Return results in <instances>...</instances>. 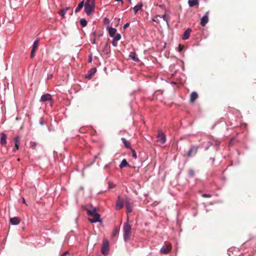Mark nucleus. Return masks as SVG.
I'll return each mask as SVG.
<instances>
[{"label": "nucleus", "instance_id": "4be33fe9", "mask_svg": "<svg viewBox=\"0 0 256 256\" xmlns=\"http://www.w3.org/2000/svg\"><path fill=\"white\" fill-rule=\"evenodd\" d=\"M198 0H188V4L190 6L192 7L198 4Z\"/></svg>", "mask_w": 256, "mask_h": 256}, {"label": "nucleus", "instance_id": "2eb2a0df", "mask_svg": "<svg viewBox=\"0 0 256 256\" xmlns=\"http://www.w3.org/2000/svg\"><path fill=\"white\" fill-rule=\"evenodd\" d=\"M107 28L110 36L112 38L114 37L116 32V29L112 27H108Z\"/></svg>", "mask_w": 256, "mask_h": 256}, {"label": "nucleus", "instance_id": "473e14b6", "mask_svg": "<svg viewBox=\"0 0 256 256\" xmlns=\"http://www.w3.org/2000/svg\"><path fill=\"white\" fill-rule=\"evenodd\" d=\"M130 150H132V157H133L134 158L136 159V158H137L136 152V151H135L134 149H132H132H130Z\"/></svg>", "mask_w": 256, "mask_h": 256}, {"label": "nucleus", "instance_id": "c9c22d12", "mask_svg": "<svg viewBox=\"0 0 256 256\" xmlns=\"http://www.w3.org/2000/svg\"><path fill=\"white\" fill-rule=\"evenodd\" d=\"M212 142H208V145H206V146H205V148H204L205 150H207L210 147V146H212Z\"/></svg>", "mask_w": 256, "mask_h": 256}, {"label": "nucleus", "instance_id": "de8ad7c7", "mask_svg": "<svg viewBox=\"0 0 256 256\" xmlns=\"http://www.w3.org/2000/svg\"><path fill=\"white\" fill-rule=\"evenodd\" d=\"M159 6L160 8H165V6H164V4H160V5H159Z\"/></svg>", "mask_w": 256, "mask_h": 256}, {"label": "nucleus", "instance_id": "1a4fd4ad", "mask_svg": "<svg viewBox=\"0 0 256 256\" xmlns=\"http://www.w3.org/2000/svg\"><path fill=\"white\" fill-rule=\"evenodd\" d=\"M124 206V202L120 198V196H118L116 204V210H120Z\"/></svg>", "mask_w": 256, "mask_h": 256}, {"label": "nucleus", "instance_id": "c85d7f7f", "mask_svg": "<svg viewBox=\"0 0 256 256\" xmlns=\"http://www.w3.org/2000/svg\"><path fill=\"white\" fill-rule=\"evenodd\" d=\"M38 41L35 40L33 43L32 50H36L38 48Z\"/></svg>", "mask_w": 256, "mask_h": 256}, {"label": "nucleus", "instance_id": "c756f323", "mask_svg": "<svg viewBox=\"0 0 256 256\" xmlns=\"http://www.w3.org/2000/svg\"><path fill=\"white\" fill-rule=\"evenodd\" d=\"M30 144V147H31V148L32 150H36V146H37L36 142H31Z\"/></svg>", "mask_w": 256, "mask_h": 256}, {"label": "nucleus", "instance_id": "6ab92c4d", "mask_svg": "<svg viewBox=\"0 0 256 256\" xmlns=\"http://www.w3.org/2000/svg\"><path fill=\"white\" fill-rule=\"evenodd\" d=\"M121 140L123 144H124V145L126 148L130 149V150L132 149V148L130 146V144L128 142L125 138H121Z\"/></svg>", "mask_w": 256, "mask_h": 256}, {"label": "nucleus", "instance_id": "a19ab883", "mask_svg": "<svg viewBox=\"0 0 256 256\" xmlns=\"http://www.w3.org/2000/svg\"><path fill=\"white\" fill-rule=\"evenodd\" d=\"M234 138H231L230 140V142L228 144V146H232V142L234 140Z\"/></svg>", "mask_w": 256, "mask_h": 256}, {"label": "nucleus", "instance_id": "b1692460", "mask_svg": "<svg viewBox=\"0 0 256 256\" xmlns=\"http://www.w3.org/2000/svg\"><path fill=\"white\" fill-rule=\"evenodd\" d=\"M14 146H20V138L18 136L14 138Z\"/></svg>", "mask_w": 256, "mask_h": 256}, {"label": "nucleus", "instance_id": "412c9836", "mask_svg": "<svg viewBox=\"0 0 256 256\" xmlns=\"http://www.w3.org/2000/svg\"><path fill=\"white\" fill-rule=\"evenodd\" d=\"M84 6V0H82L79 3L78 6L75 9L74 12L76 13L79 12L82 10V8H83Z\"/></svg>", "mask_w": 256, "mask_h": 256}, {"label": "nucleus", "instance_id": "0eeeda50", "mask_svg": "<svg viewBox=\"0 0 256 256\" xmlns=\"http://www.w3.org/2000/svg\"><path fill=\"white\" fill-rule=\"evenodd\" d=\"M172 246L171 244H164L160 250V252L162 254H168L172 250Z\"/></svg>", "mask_w": 256, "mask_h": 256}, {"label": "nucleus", "instance_id": "13d9d810", "mask_svg": "<svg viewBox=\"0 0 256 256\" xmlns=\"http://www.w3.org/2000/svg\"><path fill=\"white\" fill-rule=\"evenodd\" d=\"M179 48H180V46H179ZM181 50V48H180V50Z\"/></svg>", "mask_w": 256, "mask_h": 256}, {"label": "nucleus", "instance_id": "f257e3e1", "mask_svg": "<svg viewBox=\"0 0 256 256\" xmlns=\"http://www.w3.org/2000/svg\"><path fill=\"white\" fill-rule=\"evenodd\" d=\"M84 210L86 212L87 215L89 216L88 220L91 223L102 222L100 216L98 212V209L92 204L86 205Z\"/></svg>", "mask_w": 256, "mask_h": 256}, {"label": "nucleus", "instance_id": "393cba45", "mask_svg": "<svg viewBox=\"0 0 256 256\" xmlns=\"http://www.w3.org/2000/svg\"><path fill=\"white\" fill-rule=\"evenodd\" d=\"M113 38V42L112 44L114 46H116V45L114 44V41H118L121 38V35L120 34H116L114 37H112Z\"/></svg>", "mask_w": 256, "mask_h": 256}, {"label": "nucleus", "instance_id": "cd10ccee", "mask_svg": "<svg viewBox=\"0 0 256 256\" xmlns=\"http://www.w3.org/2000/svg\"><path fill=\"white\" fill-rule=\"evenodd\" d=\"M119 232V230L118 228L116 227H115L114 230H113V232H112V235L113 236H116Z\"/></svg>", "mask_w": 256, "mask_h": 256}, {"label": "nucleus", "instance_id": "603ef678", "mask_svg": "<svg viewBox=\"0 0 256 256\" xmlns=\"http://www.w3.org/2000/svg\"><path fill=\"white\" fill-rule=\"evenodd\" d=\"M52 74H50V76H48V79H50V78H52Z\"/></svg>", "mask_w": 256, "mask_h": 256}, {"label": "nucleus", "instance_id": "49530a36", "mask_svg": "<svg viewBox=\"0 0 256 256\" xmlns=\"http://www.w3.org/2000/svg\"><path fill=\"white\" fill-rule=\"evenodd\" d=\"M70 6H68L63 9L66 12L69 9H70Z\"/></svg>", "mask_w": 256, "mask_h": 256}, {"label": "nucleus", "instance_id": "f3484780", "mask_svg": "<svg viewBox=\"0 0 256 256\" xmlns=\"http://www.w3.org/2000/svg\"><path fill=\"white\" fill-rule=\"evenodd\" d=\"M10 221L11 224L13 225H17L20 222V220L18 217H14L10 218Z\"/></svg>", "mask_w": 256, "mask_h": 256}, {"label": "nucleus", "instance_id": "4d7b16f0", "mask_svg": "<svg viewBox=\"0 0 256 256\" xmlns=\"http://www.w3.org/2000/svg\"><path fill=\"white\" fill-rule=\"evenodd\" d=\"M131 0H128V2H130Z\"/></svg>", "mask_w": 256, "mask_h": 256}, {"label": "nucleus", "instance_id": "6e6552de", "mask_svg": "<svg viewBox=\"0 0 256 256\" xmlns=\"http://www.w3.org/2000/svg\"><path fill=\"white\" fill-rule=\"evenodd\" d=\"M198 146H192L188 152V156H190L192 154L195 155L198 152Z\"/></svg>", "mask_w": 256, "mask_h": 256}, {"label": "nucleus", "instance_id": "5701e85b", "mask_svg": "<svg viewBox=\"0 0 256 256\" xmlns=\"http://www.w3.org/2000/svg\"><path fill=\"white\" fill-rule=\"evenodd\" d=\"M142 6V4L140 3L134 6V14H136L138 10H140Z\"/></svg>", "mask_w": 256, "mask_h": 256}, {"label": "nucleus", "instance_id": "9d476101", "mask_svg": "<svg viewBox=\"0 0 256 256\" xmlns=\"http://www.w3.org/2000/svg\"><path fill=\"white\" fill-rule=\"evenodd\" d=\"M208 12H207L205 14L202 18L200 20V24L202 26H204L208 22Z\"/></svg>", "mask_w": 256, "mask_h": 256}, {"label": "nucleus", "instance_id": "4468645a", "mask_svg": "<svg viewBox=\"0 0 256 256\" xmlns=\"http://www.w3.org/2000/svg\"><path fill=\"white\" fill-rule=\"evenodd\" d=\"M129 58L135 62H138L140 61L139 58L137 56L136 52H132L130 53Z\"/></svg>", "mask_w": 256, "mask_h": 256}, {"label": "nucleus", "instance_id": "a878e982", "mask_svg": "<svg viewBox=\"0 0 256 256\" xmlns=\"http://www.w3.org/2000/svg\"><path fill=\"white\" fill-rule=\"evenodd\" d=\"M80 24L82 28L85 27L88 24L87 21L84 18H81L80 20Z\"/></svg>", "mask_w": 256, "mask_h": 256}, {"label": "nucleus", "instance_id": "e433bc0d", "mask_svg": "<svg viewBox=\"0 0 256 256\" xmlns=\"http://www.w3.org/2000/svg\"><path fill=\"white\" fill-rule=\"evenodd\" d=\"M36 51V50H32L31 52H30V58H32L34 57V53H35Z\"/></svg>", "mask_w": 256, "mask_h": 256}, {"label": "nucleus", "instance_id": "72a5a7b5", "mask_svg": "<svg viewBox=\"0 0 256 256\" xmlns=\"http://www.w3.org/2000/svg\"><path fill=\"white\" fill-rule=\"evenodd\" d=\"M164 21H166L168 24V21L166 15L164 14L160 16Z\"/></svg>", "mask_w": 256, "mask_h": 256}, {"label": "nucleus", "instance_id": "4c0bfd02", "mask_svg": "<svg viewBox=\"0 0 256 256\" xmlns=\"http://www.w3.org/2000/svg\"><path fill=\"white\" fill-rule=\"evenodd\" d=\"M203 198H211L212 195L210 194H202Z\"/></svg>", "mask_w": 256, "mask_h": 256}, {"label": "nucleus", "instance_id": "bb28decb", "mask_svg": "<svg viewBox=\"0 0 256 256\" xmlns=\"http://www.w3.org/2000/svg\"><path fill=\"white\" fill-rule=\"evenodd\" d=\"M188 174L189 176L192 178V177L194 176L195 172H194V170H193L192 169H190L188 170Z\"/></svg>", "mask_w": 256, "mask_h": 256}, {"label": "nucleus", "instance_id": "09e8293b", "mask_svg": "<svg viewBox=\"0 0 256 256\" xmlns=\"http://www.w3.org/2000/svg\"><path fill=\"white\" fill-rule=\"evenodd\" d=\"M216 144L218 146L220 144V142L218 141H216Z\"/></svg>", "mask_w": 256, "mask_h": 256}, {"label": "nucleus", "instance_id": "39448f33", "mask_svg": "<svg viewBox=\"0 0 256 256\" xmlns=\"http://www.w3.org/2000/svg\"><path fill=\"white\" fill-rule=\"evenodd\" d=\"M40 101L42 102H45L46 101H48L50 102V106H52L53 104L54 100L52 98V96L50 94H42L40 99Z\"/></svg>", "mask_w": 256, "mask_h": 256}, {"label": "nucleus", "instance_id": "7c9ffc66", "mask_svg": "<svg viewBox=\"0 0 256 256\" xmlns=\"http://www.w3.org/2000/svg\"><path fill=\"white\" fill-rule=\"evenodd\" d=\"M58 13L61 16L64 18L66 13V12L64 9H62L58 12Z\"/></svg>", "mask_w": 256, "mask_h": 256}, {"label": "nucleus", "instance_id": "ea45409f", "mask_svg": "<svg viewBox=\"0 0 256 256\" xmlns=\"http://www.w3.org/2000/svg\"><path fill=\"white\" fill-rule=\"evenodd\" d=\"M20 146H14V148L12 150L14 152H15L16 150L19 149Z\"/></svg>", "mask_w": 256, "mask_h": 256}, {"label": "nucleus", "instance_id": "a211bd4d", "mask_svg": "<svg viewBox=\"0 0 256 256\" xmlns=\"http://www.w3.org/2000/svg\"><path fill=\"white\" fill-rule=\"evenodd\" d=\"M198 98V94L195 92H193L190 94V101L191 102H194Z\"/></svg>", "mask_w": 256, "mask_h": 256}, {"label": "nucleus", "instance_id": "ddd939ff", "mask_svg": "<svg viewBox=\"0 0 256 256\" xmlns=\"http://www.w3.org/2000/svg\"><path fill=\"white\" fill-rule=\"evenodd\" d=\"M192 32V29L190 28H188L184 32L182 39L184 40H186L189 38L190 32Z\"/></svg>", "mask_w": 256, "mask_h": 256}, {"label": "nucleus", "instance_id": "f704fd0d", "mask_svg": "<svg viewBox=\"0 0 256 256\" xmlns=\"http://www.w3.org/2000/svg\"><path fill=\"white\" fill-rule=\"evenodd\" d=\"M115 187V185L112 182H108V188L112 189Z\"/></svg>", "mask_w": 256, "mask_h": 256}, {"label": "nucleus", "instance_id": "aec40b11", "mask_svg": "<svg viewBox=\"0 0 256 256\" xmlns=\"http://www.w3.org/2000/svg\"><path fill=\"white\" fill-rule=\"evenodd\" d=\"M119 166L120 168H122L126 166H130L128 162L126 161V159H124L120 162Z\"/></svg>", "mask_w": 256, "mask_h": 256}, {"label": "nucleus", "instance_id": "864d4df0", "mask_svg": "<svg viewBox=\"0 0 256 256\" xmlns=\"http://www.w3.org/2000/svg\"><path fill=\"white\" fill-rule=\"evenodd\" d=\"M22 202L24 203V204H26V201H25V200L24 198H23Z\"/></svg>", "mask_w": 256, "mask_h": 256}, {"label": "nucleus", "instance_id": "423d86ee", "mask_svg": "<svg viewBox=\"0 0 256 256\" xmlns=\"http://www.w3.org/2000/svg\"><path fill=\"white\" fill-rule=\"evenodd\" d=\"M157 138L158 142H160L162 144H164L166 142V136L162 130L158 132Z\"/></svg>", "mask_w": 256, "mask_h": 256}, {"label": "nucleus", "instance_id": "8fccbe9b", "mask_svg": "<svg viewBox=\"0 0 256 256\" xmlns=\"http://www.w3.org/2000/svg\"><path fill=\"white\" fill-rule=\"evenodd\" d=\"M210 159L212 160V162H214V160H215V159H214V158H210Z\"/></svg>", "mask_w": 256, "mask_h": 256}, {"label": "nucleus", "instance_id": "f03ea898", "mask_svg": "<svg viewBox=\"0 0 256 256\" xmlns=\"http://www.w3.org/2000/svg\"><path fill=\"white\" fill-rule=\"evenodd\" d=\"M131 232V226L127 222L124 223V241H128L130 240Z\"/></svg>", "mask_w": 256, "mask_h": 256}, {"label": "nucleus", "instance_id": "9b49d317", "mask_svg": "<svg viewBox=\"0 0 256 256\" xmlns=\"http://www.w3.org/2000/svg\"><path fill=\"white\" fill-rule=\"evenodd\" d=\"M6 135L4 132L1 133L0 144L4 146L6 145Z\"/></svg>", "mask_w": 256, "mask_h": 256}, {"label": "nucleus", "instance_id": "6e6d98bb", "mask_svg": "<svg viewBox=\"0 0 256 256\" xmlns=\"http://www.w3.org/2000/svg\"><path fill=\"white\" fill-rule=\"evenodd\" d=\"M72 12L70 13V15H72Z\"/></svg>", "mask_w": 256, "mask_h": 256}, {"label": "nucleus", "instance_id": "20e7f679", "mask_svg": "<svg viewBox=\"0 0 256 256\" xmlns=\"http://www.w3.org/2000/svg\"><path fill=\"white\" fill-rule=\"evenodd\" d=\"M110 250V244L107 240H103L101 248V252L104 255H108Z\"/></svg>", "mask_w": 256, "mask_h": 256}, {"label": "nucleus", "instance_id": "3c124183", "mask_svg": "<svg viewBox=\"0 0 256 256\" xmlns=\"http://www.w3.org/2000/svg\"><path fill=\"white\" fill-rule=\"evenodd\" d=\"M117 2H120L122 4H123V0H116Z\"/></svg>", "mask_w": 256, "mask_h": 256}, {"label": "nucleus", "instance_id": "dca6fc26", "mask_svg": "<svg viewBox=\"0 0 256 256\" xmlns=\"http://www.w3.org/2000/svg\"><path fill=\"white\" fill-rule=\"evenodd\" d=\"M96 72V68H91L88 72V73L86 75V78H90L92 76L94 75Z\"/></svg>", "mask_w": 256, "mask_h": 256}, {"label": "nucleus", "instance_id": "f8f14e48", "mask_svg": "<svg viewBox=\"0 0 256 256\" xmlns=\"http://www.w3.org/2000/svg\"><path fill=\"white\" fill-rule=\"evenodd\" d=\"M126 207L127 214H130L132 212V206L128 200H126Z\"/></svg>", "mask_w": 256, "mask_h": 256}, {"label": "nucleus", "instance_id": "79ce46f5", "mask_svg": "<svg viewBox=\"0 0 256 256\" xmlns=\"http://www.w3.org/2000/svg\"><path fill=\"white\" fill-rule=\"evenodd\" d=\"M66 254H70V253H69V252L68 251H66V252H63L61 256H65Z\"/></svg>", "mask_w": 256, "mask_h": 256}, {"label": "nucleus", "instance_id": "a18cd8bd", "mask_svg": "<svg viewBox=\"0 0 256 256\" xmlns=\"http://www.w3.org/2000/svg\"><path fill=\"white\" fill-rule=\"evenodd\" d=\"M40 124L41 125H44V120H43V119L42 118L40 120Z\"/></svg>", "mask_w": 256, "mask_h": 256}, {"label": "nucleus", "instance_id": "7ed1b4c3", "mask_svg": "<svg viewBox=\"0 0 256 256\" xmlns=\"http://www.w3.org/2000/svg\"><path fill=\"white\" fill-rule=\"evenodd\" d=\"M84 11L88 16H90L91 12L94 10V0H86L84 6Z\"/></svg>", "mask_w": 256, "mask_h": 256}, {"label": "nucleus", "instance_id": "37998d69", "mask_svg": "<svg viewBox=\"0 0 256 256\" xmlns=\"http://www.w3.org/2000/svg\"><path fill=\"white\" fill-rule=\"evenodd\" d=\"M129 25H130V24L128 22L126 23L124 26V28L126 29V28H128L129 26Z\"/></svg>", "mask_w": 256, "mask_h": 256}, {"label": "nucleus", "instance_id": "5fc2aeb1", "mask_svg": "<svg viewBox=\"0 0 256 256\" xmlns=\"http://www.w3.org/2000/svg\"><path fill=\"white\" fill-rule=\"evenodd\" d=\"M92 44H95V39H94L92 42Z\"/></svg>", "mask_w": 256, "mask_h": 256}, {"label": "nucleus", "instance_id": "c03bdc74", "mask_svg": "<svg viewBox=\"0 0 256 256\" xmlns=\"http://www.w3.org/2000/svg\"><path fill=\"white\" fill-rule=\"evenodd\" d=\"M92 61V55L90 54L88 58V62H91Z\"/></svg>", "mask_w": 256, "mask_h": 256}, {"label": "nucleus", "instance_id": "2f4dec72", "mask_svg": "<svg viewBox=\"0 0 256 256\" xmlns=\"http://www.w3.org/2000/svg\"><path fill=\"white\" fill-rule=\"evenodd\" d=\"M104 24L107 26V28L109 27L108 26L110 25V22L108 18H104Z\"/></svg>", "mask_w": 256, "mask_h": 256}, {"label": "nucleus", "instance_id": "58836bf2", "mask_svg": "<svg viewBox=\"0 0 256 256\" xmlns=\"http://www.w3.org/2000/svg\"><path fill=\"white\" fill-rule=\"evenodd\" d=\"M20 146H14V148L12 150L14 152H15L16 150L19 149Z\"/></svg>", "mask_w": 256, "mask_h": 256}]
</instances>
